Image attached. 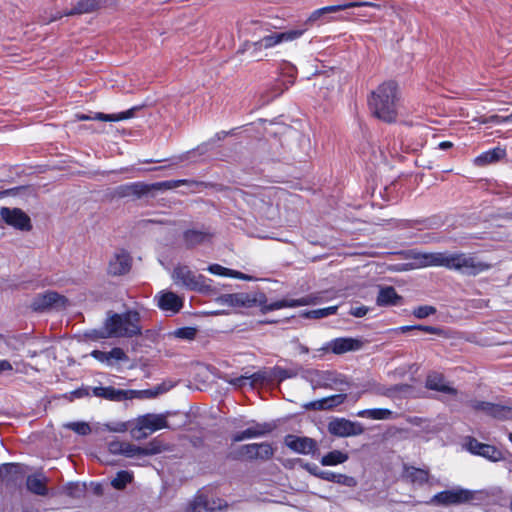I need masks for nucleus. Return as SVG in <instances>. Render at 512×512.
Listing matches in <instances>:
<instances>
[{
    "label": "nucleus",
    "mask_w": 512,
    "mask_h": 512,
    "mask_svg": "<svg viewBox=\"0 0 512 512\" xmlns=\"http://www.w3.org/2000/svg\"><path fill=\"white\" fill-rule=\"evenodd\" d=\"M73 395L77 398H80V397H83V396H87L89 395L88 391L85 390V389H79V390H76L73 392Z\"/></svg>",
    "instance_id": "obj_56"
},
{
    "label": "nucleus",
    "mask_w": 512,
    "mask_h": 512,
    "mask_svg": "<svg viewBox=\"0 0 512 512\" xmlns=\"http://www.w3.org/2000/svg\"><path fill=\"white\" fill-rule=\"evenodd\" d=\"M389 391H390V390L385 391V392H380V393H381V394H383V395H387Z\"/></svg>",
    "instance_id": "obj_62"
},
{
    "label": "nucleus",
    "mask_w": 512,
    "mask_h": 512,
    "mask_svg": "<svg viewBox=\"0 0 512 512\" xmlns=\"http://www.w3.org/2000/svg\"><path fill=\"white\" fill-rule=\"evenodd\" d=\"M65 427L83 436L89 434L91 431L89 424L86 422H70L66 424Z\"/></svg>",
    "instance_id": "obj_44"
},
{
    "label": "nucleus",
    "mask_w": 512,
    "mask_h": 512,
    "mask_svg": "<svg viewBox=\"0 0 512 512\" xmlns=\"http://www.w3.org/2000/svg\"><path fill=\"white\" fill-rule=\"evenodd\" d=\"M129 392L130 391L116 389L112 386H108V387L99 386V387H94L92 389V393L94 396L99 397V398H104L107 400H111V401H122V400L128 399Z\"/></svg>",
    "instance_id": "obj_29"
},
{
    "label": "nucleus",
    "mask_w": 512,
    "mask_h": 512,
    "mask_svg": "<svg viewBox=\"0 0 512 512\" xmlns=\"http://www.w3.org/2000/svg\"><path fill=\"white\" fill-rule=\"evenodd\" d=\"M305 379L313 389H340L348 384L344 375L333 370L310 369L306 371Z\"/></svg>",
    "instance_id": "obj_7"
},
{
    "label": "nucleus",
    "mask_w": 512,
    "mask_h": 512,
    "mask_svg": "<svg viewBox=\"0 0 512 512\" xmlns=\"http://www.w3.org/2000/svg\"><path fill=\"white\" fill-rule=\"evenodd\" d=\"M68 494L71 496H77V491L80 490L77 485H70L68 488Z\"/></svg>",
    "instance_id": "obj_55"
},
{
    "label": "nucleus",
    "mask_w": 512,
    "mask_h": 512,
    "mask_svg": "<svg viewBox=\"0 0 512 512\" xmlns=\"http://www.w3.org/2000/svg\"><path fill=\"white\" fill-rule=\"evenodd\" d=\"M126 442L114 440L108 443V450L111 454L122 455Z\"/></svg>",
    "instance_id": "obj_48"
},
{
    "label": "nucleus",
    "mask_w": 512,
    "mask_h": 512,
    "mask_svg": "<svg viewBox=\"0 0 512 512\" xmlns=\"http://www.w3.org/2000/svg\"><path fill=\"white\" fill-rule=\"evenodd\" d=\"M509 440L512 442V432L509 434Z\"/></svg>",
    "instance_id": "obj_63"
},
{
    "label": "nucleus",
    "mask_w": 512,
    "mask_h": 512,
    "mask_svg": "<svg viewBox=\"0 0 512 512\" xmlns=\"http://www.w3.org/2000/svg\"><path fill=\"white\" fill-rule=\"evenodd\" d=\"M328 431L335 436L349 437L361 435L364 432V427L358 422L337 418L329 423Z\"/></svg>",
    "instance_id": "obj_17"
},
{
    "label": "nucleus",
    "mask_w": 512,
    "mask_h": 512,
    "mask_svg": "<svg viewBox=\"0 0 512 512\" xmlns=\"http://www.w3.org/2000/svg\"><path fill=\"white\" fill-rule=\"evenodd\" d=\"M399 100L396 82L386 81L371 92L368 104L374 116L386 123H393L397 119Z\"/></svg>",
    "instance_id": "obj_2"
},
{
    "label": "nucleus",
    "mask_w": 512,
    "mask_h": 512,
    "mask_svg": "<svg viewBox=\"0 0 512 512\" xmlns=\"http://www.w3.org/2000/svg\"><path fill=\"white\" fill-rule=\"evenodd\" d=\"M226 502L217 498L209 490H200L190 504L189 512H221Z\"/></svg>",
    "instance_id": "obj_10"
},
{
    "label": "nucleus",
    "mask_w": 512,
    "mask_h": 512,
    "mask_svg": "<svg viewBox=\"0 0 512 512\" xmlns=\"http://www.w3.org/2000/svg\"><path fill=\"white\" fill-rule=\"evenodd\" d=\"M197 334L196 328L193 327H183L175 330L174 335L177 338L185 339V340H192L195 338Z\"/></svg>",
    "instance_id": "obj_46"
},
{
    "label": "nucleus",
    "mask_w": 512,
    "mask_h": 512,
    "mask_svg": "<svg viewBox=\"0 0 512 512\" xmlns=\"http://www.w3.org/2000/svg\"><path fill=\"white\" fill-rule=\"evenodd\" d=\"M274 454L271 444L267 442L242 445L237 452V457L247 460H268Z\"/></svg>",
    "instance_id": "obj_13"
},
{
    "label": "nucleus",
    "mask_w": 512,
    "mask_h": 512,
    "mask_svg": "<svg viewBox=\"0 0 512 512\" xmlns=\"http://www.w3.org/2000/svg\"><path fill=\"white\" fill-rule=\"evenodd\" d=\"M67 304V299L54 291H46L36 295L31 303V308L34 311H45L47 309L56 307L64 308Z\"/></svg>",
    "instance_id": "obj_15"
},
{
    "label": "nucleus",
    "mask_w": 512,
    "mask_h": 512,
    "mask_svg": "<svg viewBox=\"0 0 512 512\" xmlns=\"http://www.w3.org/2000/svg\"><path fill=\"white\" fill-rule=\"evenodd\" d=\"M296 349L301 354H307L309 353V348L301 343H297Z\"/></svg>",
    "instance_id": "obj_54"
},
{
    "label": "nucleus",
    "mask_w": 512,
    "mask_h": 512,
    "mask_svg": "<svg viewBox=\"0 0 512 512\" xmlns=\"http://www.w3.org/2000/svg\"><path fill=\"white\" fill-rule=\"evenodd\" d=\"M158 307L167 312L177 313L183 307V298L172 291H161L155 296Z\"/></svg>",
    "instance_id": "obj_20"
},
{
    "label": "nucleus",
    "mask_w": 512,
    "mask_h": 512,
    "mask_svg": "<svg viewBox=\"0 0 512 512\" xmlns=\"http://www.w3.org/2000/svg\"><path fill=\"white\" fill-rule=\"evenodd\" d=\"M318 297L306 295L298 299L284 298L271 303H267V297L264 293H232L223 294L217 298V302L221 305L229 307H260L263 314L283 308H295L316 304Z\"/></svg>",
    "instance_id": "obj_1"
},
{
    "label": "nucleus",
    "mask_w": 512,
    "mask_h": 512,
    "mask_svg": "<svg viewBox=\"0 0 512 512\" xmlns=\"http://www.w3.org/2000/svg\"><path fill=\"white\" fill-rule=\"evenodd\" d=\"M132 258L125 250L115 252L109 261L108 272L114 276H120L129 272Z\"/></svg>",
    "instance_id": "obj_21"
},
{
    "label": "nucleus",
    "mask_w": 512,
    "mask_h": 512,
    "mask_svg": "<svg viewBox=\"0 0 512 512\" xmlns=\"http://www.w3.org/2000/svg\"><path fill=\"white\" fill-rule=\"evenodd\" d=\"M122 455L128 458L143 456L142 447L126 442Z\"/></svg>",
    "instance_id": "obj_45"
},
{
    "label": "nucleus",
    "mask_w": 512,
    "mask_h": 512,
    "mask_svg": "<svg viewBox=\"0 0 512 512\" xmlns=\"http://www.w3.org/2000/svg\"><path fill=\"white\" fill-rule=\"evenodd\" d=\"M0 215L3 221L16 229L28 231L31 229L30 218L19 208L2 207Z\"/></svg>",
    "instance_id": "obj_18"
},
{
    "label": "nucleus",
    "mask_w": 512,
    "mask_h": 512,
    "mask_svg": "<svg viewBox=\"0 0 512 512\" xmlns=\"http://www.w3.org/2000/svg\"><path fill=\"white\" fill-rule=\"evenodd\" d=\"M24 512H37V511H30V510H26V511H24Z\"/></svg>",
    "instance_id": "obj_64"
},
{
    "label": "nucleus",
    "mask_w": 512,
    "mask_h": 512,
    "mask_svg": "<svg viewBox=\"0 0 512 512\" xmlns=\"http://www.w3.org/2000/svg\"><path fill=\"white\" fill-rule=\"evenodd\" d=\"M444 256L445 252H430V253H421L416 252L412 254V259L414 260L413 267L414 268H423V267H444Z\"/></svg>",
    "instance_id": "obj_23"
},
{
    "label": "nucleus",
    "mask_w": 512,
    "mask_h": 512,
    "mask_svg": "<svg viewBox=\"0 0 512 512\" xmlns=\"http://www.w3.org/2000/svg\"><path fill=\"white\" fill-rule=\"evenodd\" d=\"M189 181L186 179L181 180H166L156 182L153 184H146L143 182H134L130 184L121 185L117 188V194L120 197L135 196L137 198L148 194L152 190H172L181 185L188 184Z\"/></svg>",
    "instance_id": "obj_6"
},
{
    "label": "nucleus",
    "mask_w": 512,
    "mask_h": 512,
    "mask_svg": "<svg viewBox=\"0 0 512 512\" xmlns=\"http://www.w3.org/2000/svg\"><path fill=\"white\" fill-rule=\"evenodd\" d=\"M506 152L500 147L483 152L475 158V164L486 165L498 161L505 156Z\"/></svg>",
    "instance_id": "obj_38"
},
{
    "label": "nucleus",
    "mask_w": 512,
    "mask_h": 512,
    "mask_svg": "<svg viewBox=\"0 0 512 512\" xmlns=\"http://www.w3.org/2000/svg\"><path fill=\"white\" fill-rule=\"evenodd\" d=\"M464 447L474 455L484 457L490 461L497 462L503 459V453L493 445L479 442L473 437H467Z\"/></svg>",
    "instance_id": "obj_14"
},
{
    "label": "nucleus",
    "mask_w": 512,
    "mask_h": 512,
    "mask_svg": "<svg viewBox=\"0 0 512 512\" xmlns=\"http://www.w3.org/2000/svg\"><path fill=\"white\" fill-rule=\"evenodd\" d=\"M348 455L339 450H333L321 458V464L323 466H335L342 464L347 461Z\"/></svg>",
    "instance_id": "obj_40"
},
{
    "label": "nucleus",
    "mask_w": 512,
    "mask_h": 512,
    "mask_svg": "<svg viewBox=\"0 0 512 512\" xmlns=\"http://www.w3.org/2000/svg\"><path fill=\"white\" fill-rule=\"evenodd\" d=\"M271 430L272 427L269 424L256 423L253 426L234 434L232 440L234 442H240L246 439L258 438L266 435Z\"/></svg>",
    "instance_id": "obj_28"
},
{
    "label": "nucleus",
    "mask_w": 512,
    "mask_h": 512,
    "mask_svg": "<svg viewBox=\"0 0 512 512\" xmlns=\"http://www.w3.org/2000/svg\"><path fill=\"white\" fill-rule=\"evenodd\" d=\"M346 397H347L346 394L331 395V396L325 397L323 399L310 402L309 404L305 405V407L307 409H314V410L332 409V408L342 404L345 401Z\"/></svg>",
    "instance_id": "obj_30"
},
{
    "label": "nucleus",
    "mask_w": 512,
    "mask_h": 512,
    "mask_svg": "<svg viewBox=\"0 0 512 512\" xmlns=\"http://www.w3.org/2000/svg\"><path fill=\"white\" fill-rule=\"evenodd\" d=\"M337 309L338 306H330L326 308L315 309L306 312L304 316L310 319H321L336 314Z\"/></svg>",
    "instance_id": "obj_42"
},
{
    "label": "nucleus",
    "mask_w": 512,
    "mask_h": 512,
    "mask_svg": "<svg viewBox=\"0 0 512 512\" xmlns=\"http://www.w3.org/2000/svg\"><path fill=\"white\" fill-rule=\"evenodd\" d=\"M413 329H416V327H414V326H403V327L400 328V330L402 332H407V331L413 330Z\"/></svg>",
    "instance_id": "obj_59"
},
{
    "label": "nucleus",
    "mask_w": 512,
    "mask_h": 512,
    "mask_svg": "<svg viewBox=\"0 0 512 512\" xmlns=\"http://www.w3.org/2000/svg\"><path fill=\"white\" fill-rule=\"evenodd\" d=\"M91 356L97 361L109 366L113 365L115 362L128 360V357L124 350L119 347H115L108 352L93 350L91 352Z\"/></svg>",
    "instance_id": "obj_27"
},
{
    "label": "nucleus",
    "mask_w": 512,
    "mask_h": 512,
    "mask_svg": "<svg viewBox=\"0 0 512 512\" xmlns=\"http://www.w3.org/2000/svg\"><path fill=\"white\" fill-rule=\"evenodd\" d=\"M452 147V143L449 141H443L439 144V148L442 150H446L448 148Z\"/></svg>",
    "instance_id": "obj_58"
},
{
    "label": "nucleus",
    "mask_w": 512,
    "mask_h": 512,
    "mask_svg": "<svg viewBox=\"0 0 512 512\" xmlns=\"http://www.w3.org/2000/svg\"><path fill=\"white\" fill-rule=\"evenodd\" d=\"M135 109H129L127 111H123L120 113H114V114H105L101 112L94 113V115H87V114H76V118L80 121H87V120H99V121H109V122H118L122 120L129 119L133 117Z\"/></svg>",
    "instance_id": "obj_26"
},
{
    "label": "nucleus",
    "mask_w": 512,
    "mask_h": 512,
    "mask_svg": "<svg viewBox=\"0 0 512 512\" xmlns=\"http://www.w3.org/2000/svg\"><path fill=\"white\" fill-rule=\"evenodd\" d=\"M368 308L365 306L352 308L350 314L355 317H363L367 314Z\"/></svg>",
    "instance_id": "obj_52"
},
{
    "label": "nucleus",
    "mask_w": 512,
    "mask_h": 512,
    "mask_svg": "<svg viewBox=\"0 0 512 512\" xmlns=\"http://www.w3.org/2000/svg\"><path fill=\"white\" fill-rule=\"evenodd\" d=\"M504 120H505V123H510V122H512V114L507 115V116H504Z\"/></svg>",
    "instance_id": "obj_60"
},
{
    "label": "nucleus",
    "mask_w": 512,
    "mask_h": 512,
    "mask_svg": "<svg viewBox=\"0 0 512 512\" xmlns=\"http://www.w3.org/2000/svg\"><path fill=\"white\" fill-rule=\"evenodd\" d=\"M304 468L311 474L320 479L337 483L347 487H355L357 485V481L354 477L347 476L344 474L334 473L331 471L321 470L316 464L307 463Z\"/></svg>",
    "instance_id": "obj_16"
},
{
    "label": "nucleus",
    "mask_w": 512,
    "mask_h": 512,
    "mask_svg": "<svg viewBox=\"0 0 512 512\" xmlns=\"http://www.w3.org/2000/svg\"><path fill=\"white\" fill-rule=\"evenodd\" d=\"M207 271L210 272L211 274H214L217 276L230 277V278H235V279L244 280V281L257 280L255 277H253L251 275L244 274L242 272L223 267L220 264L209 265L207 267Z\"/></svg>",
    "instance_id": "obj_31"
},
{
    "label": "nucleus",
    "mask_w": 512,
    "mask_h": 512,
    "mask_svg": "<svg viewBox=\"0 0 512 512\" xmlns=\"http://www.w3.org/2000/svg\"><path fill=\"white\" fill-rule=\"evenodd\" d=\"M471 406L475 410L483 411L487 415L501 420L509 419L512 416V409L510 407L499 404L484 401H473Z\"/></svg>",
    "instance_id": "obj_22"
},
{
    "label": "nucleus",
    "mask_w": 512,
    "mask_h": 512,
    "mask_svg": "<svg viewBox=\"0 0 512 512\" xmlns=\"http://www.w3.org/2000/svg\"><path fill=\"white\" fill-rule=\"evenodd\" d=\"M264 379H265V377H264L263 373L257 372V373L251 374V375L245 374V375H241L239 377L227 379L226 381L229 384H231L237 388H242L246 385L254 387L255 384L263 382Z\"/></svg>",
    "instance_id": "obj_35"
},
{
    "label": "nucleus",
    "mask_w": 512,
    "mask_h": 512,
    "mask_svg": "<svg viewBox=\"0 0 512 512\" xmlns=\"http://www.w3.org/2000/svg\"><path fill=\"white\" fill-rule=\"evenodd\" d=\"M285 445L299 454H310L316 449V442L312 438L287 435Z\"/></svg>",
    "instance_id": "obj_24"
},
{
    "label": "nucleus",
    "mask_w": 512,
    "mask_h": 512,
    "mask_svg": "<svg viewBox=\"0 0 512 512\" xmlns=\"http://www.w3.org/2000/svg\"><path fill=\"white\" fill-rule=\"evenodd\" d=\"M403 477L415 485H423L428 481L429 474L428 471L423 469L405 467Z\"/></svg>",
    "instance_id": "obj_37"
},
{
    "label": "nucleus",
    "mask_w": 512,
    "mask_h": 512,
    "mask_svg": "<svg viewBox=\"0 0 512 512\" xmlns=\"http://www.w3.org/2000/svg\"><path fill=\"white\" fill-rule=\"evenodd\" d=\"M426 387L431 390L455 394L456 391L454 388L450 387L444 380V377L436 372L430 373L426 379Z\"/></svg>",
    "instance_id": "obj_32"
},
{
    "label": "nucleus",
    "mask_w": 512,
    "mask_h": 512,
    "mask_svg": "<svg viewBox=\"0 0 512 512\" xmlns=\"http://www.w3.org/2000/svg\"><path fill=\"white\" fill-rule=\"evenodd\" d=\"M167 427L168 422L165 415L148 413L136 419L135 427L131 430V434L135 439L140 440Z\"/></svg>",
    "instance_id": "obj_8"
},
{
    "label": "nucleus",
    "mask_w": 512,
    "mask_h": 512,
    "mask_svg": "<svg viewBox=\"0 0 512 512\" xmlns=\"http://www.w3.org/2000/svg\"><path fill=\"white\" fill-rule=\"evenodd\" d=\"M362 346L363 342L360 339L340 337L325 343L319 351L323 353L332 352L336 355H341L347 352L358 351Z\"/></svg>",
    "instance_id": "obj_12"
},
{
    "label": "nucleus",
    "mask_w": 512,
    "mask_h": 512,
    "mask_svg": "<svg viewBox=\"0 0 512 512\" xmlns=\"http://www.w3.org/2000/svg\"><path fill=\"white\" fill-rule=\"evenodd\" d=\"M133 480V473L127 470L119 471L111 481V485L118 490L124 489Z\"/></svg>",
    "instance_id": "obj_41"
},
{
    "label": "nucleus",
    "mask_w": 512,
    "mask_h": 512,
    "mask_svg": "<svg viewBox=\"0 0 512 512\" xmlns=\"http://www.w3.org/2000/svg\"><path fill=\"white\" fill-rule=\"evenodd\" d=\"M370 3H353V4H346V5H335V6H326L319 9L314 10L309 17L306 19L304 25H305V31L308 29V27L313 26L314 24H317L321 21V19L331 12H337L346 8L355 7V6H370Z\"/></svg>",
    "instance_id": "obj_25"
},
{
    "label": "nucleus",
    "mask_w": 512,
    "mask_h": 512,
    "mask_svg": "<svg viewBox=\"0 0 512 512\" xmlns=\"http://www.w3.org/2000/svg\"><path fill=\"white\" fill-rule=\"evenodd\" d=\"M481 123L482 124H496V125H499V124L505 123V120H504V116L494 114V115L482 117Z\"/></svg>",
    "instance_id": "obj_49"
},
{
    "label": "nucleus",
    "mask_w": 512,
    "mask_h": 512,
    "mask_svg": "<svg viewBox=\"0 0 512 512\" xmlns=\"http://www.w3.org/2000/svg\"><path fill=\"white\" fill-rule=\"evenodd\" d=\"M305 32V29H292L285 32L271 33L262 37L260 40L255 41L249 45V49L253 51L272 48L282 42H289L300 38Z\"/></svg>",
    "instance_id": "obj_9"
},
{
    "label": "nucleus",
    "mask_w": 512,
    "mask_h": 512,
    "mask_svg": "<svg viewBox=\"0 0 512 512\" xmlns=\"http://www.w3.org/2000/svg\"><path fill=\"white\" fill-rule=\"evenodd\" d=\"M47 478L42 474L29 475L26 480L27 489L36 495L47 494Z\"/></svg>",
    "instance_id": "obj_33"
},
{
    "label": "nucleus",
    "mask_w": 512,
    "mask_h": 512,
    "mask_svg": "<svg viewBox=\"0 0 512 512\" xmlns=\"http://www.w3.org/2000/svg\"><path fill=\"white\" fill-rule=\"evenodd\" d=\"M284 70L286 71V74L289 76V79L287 80V82L282 83V88H280L278 84L275 86L272 95L273 98L280 96L284 92V90L288 89L289 85L293 84L295 68L290 64H285Z\"/></svg>",
    "instance_id": "obj_43"
},
{
    "label": "nucleus",
    "mask_w": 512,
    "mask_h": 512,
    "mask_svg": "<svg viewBox=\"0 0 512 512\" xmlns=\"http://www.w3.org/2000/svg\"><path fill=\"white\" fill-rule=\"evenodd\" d=\"M171 279L176 286L189 291L200 293L211 291V280L192 270L186 264L178 263L175 265L171 273Z\"/></svg>",
    "instance_id": "obj_5"
},
{
    "label": "nucleus",
    "mask_w": 512,
    "mask_h": 512,
    "mask_svg": "<svg viewBox=\"0 0 512 512\" xmlns=\"http://www.w3.org/2000/svg\"><path fill=\"white\" fill-rule=\"evenodd\" d=\"M210 239L211 235L204 231L192 229L184 232V241L188 248L208 242Z\"/></svg>",
    "instance_id": "obj_36"
},
{
    "label": "nucleus",
    "mask_w": 512,
    "mask_h": 512,
    "mask_svg": "<svg viewBox=\"0 0 512 512\" xmlns=\"http://www.w3.org/2000/svg\"><path fill=\"white\" fill-rule=\"evenodd\" d=\"M13 369L8 360H0V373L4 371H11Z\"/></svg>",
    "instance_id": "obj_53"
},
{
    "label": "nucleus",
    "mask_w": 512,
    "mask_h": 512,
    "mask_svg": "<svg viewBox=\"0 0 512 512\" xmlns=\"http://www.w3.org/2000/svg\"><path fill=\"white\" fill-rule=\"evenodd\" d=\"M400 300L401 297L397 294L395 288L386 286L379 290L376 302L379 306H389L397 305Z\"/></svg>",
    "instance_id": "obj_34"
},
{
    "label": "nucleus",
    "mask_w": 512,
    "mask_h": 512,
    "mask_svg": "<svg viewBox=\"0 0 512 512\" xmlns=\"http://www.w3.org/2000/svg\"><path fill=\"white\" fill-rule=\"evenodd\" d=\"M444 267L449 270H455L463 275L476 276L489 270L491 265L470 253L445 252Z\"/></svg>",
    "instance_id": "obj_4"
},
{
    "label": "nucleus",
    "mask_w": 512,
    "mask_h": 512,
    "mask_svg": "<svg viewBox=\"0 0 512 512\" xmlns=\"http://www.w3.org/2000/svg\"><path fill=\"white\" fill-rule=\"evenodd\" d=\"M161 452L160 446L155 442H150L146 447H142L143 456L156 455Z\"/></svg>",
    "instance_id": "obj_50"
},
{
    "label": "nucleus",
    "mask_w": 512,
    "mask_h": 512,
    "mask_svg": "<svg viewBox=\"0 0 512 512\" xmlns=\"http://www.w3.org/2000/svg\"><path fill=\"white\" fill-rule=\"evenodd\" d=\"M141 333L140 314L136 310L109 313L99 332L101 338H132Z\"/></svg>",
    "instance_id": "obj_3"
},
{
    "label": "nucleus",
    "mask_w": 512,
    "mask_h": 512,
    "mask_svg": "<svg viewBox=\"0 0 512 512\" xmlns=\"http://www.w3.org/2000/svg\"><path fill=\"white\" fill-rule=\"evenodd\" d=\"M414 327H416V330H420V331L430 333V334L439 335L442 333V330L440 328L433 327V326L414 325Z\"/></svg>",
    "instance_id": "obj_51"
},
{
    "label": "nucleus",
    "mask_w": 512,
    "mask_h": 512,
    "mask_svg": "<svg viewBox=\"0 0 512 512\" xmlns=\"http://www.w3.org/2000/svg\"><path fill=\"white\" fill-rule=\"evenodd\" d=\"M436 313V308L429 305L419 306L414 309L413 315L418 319H424Z\"/></svg>",
    "instance_id": "obj_47"
},
{
    "label": "nucleus",
    "mask_w": 512,
    "mask_h": 512,
    "mask_svg": "<svg viewBox=\"0 0 512 512\" xmlns=\"http://www.w3.org/2000/svg\"><path fill=\"white\" fill-rule=\"evenodd\" d=\"M506 217L512 219V212L507 213Z\"/></svg>",
    "instance_id": "obj_61"
},
{
    "label": "nucleus",
    "mask_w": 512,
    "mask_h": 512,
    "mask_svg": "<svg viewBox=\"0 0 512 512\" xmlns=\"http://www.w3.org/2000/svg\"><path fill=\"white\" fill-rule=\"evenodd\" d=\"M393 412L386 408H373L364 409L357 412L356 416L361 418H368L372 420H387L390 419Z\"/></svg>",
    "instance_id": "obj_39"
},
{
    "label": "nucleus",
    "mask_w": 512,
    "mask_h": 512,
    "mask_svg": "<svg viewBox=\"0 0 512 512\" xmlns=\"http://www.w3.org/2000/svg\"><path fill=\"white\" fill-rule=\"evenodd\" d=\"M114 3H115V0H105L103 3H101L98 0H80L72 9L66 11L64 13V15L72 16V15L90 13V12H93V11L99 9L102 5H112ZM62 16H63V14L57 13L50 20L45 21V23H49L51 21L60 19Z\"/></svg>",
    "instance_id": "obj_19"
},
{
    "label": "nucleus",
    "mask_w": 512,
    "mask_h": 512,
    "mask_svg": "<svg viewBox=\"0 0 512 512\" xmlns=\"http://www.w3.org/2000/svg\"><path fill=\"white\" fill-rule=\"evenodd\" d=\"M474 499V493L468 489L455 488L441 491L430 500L431 504L449 506L467 503Z\"/></svg>",
    "instance_id": "obj_11"
},
{
    "label": "nucleus",
    "mask_w": 512,
    "mask_h": 512,
    "mask_svg": "<svg viewBox=\"0 0 512 512\" xmlns=\"http://www.w3.org/2000/svg\"><path fill=\"white\" fill-rule=\"evenodd\" d=\"M110 430L113 432H124L126 430V425L122 423L119 424L118 427L110 428Z\"/></svg>",
    "instance_id": "obj_57"
}]
</instances>
